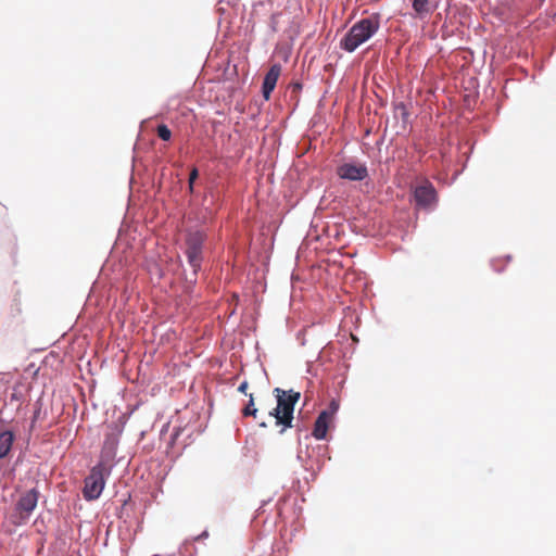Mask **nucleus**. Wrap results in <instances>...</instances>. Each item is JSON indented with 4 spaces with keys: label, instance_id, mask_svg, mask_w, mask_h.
<instances>
[{
    "label": "nucleus",
    "instance_id": "4468645a",
    "mask_svg": "<svg viewBox=\"0 0 556 556\" xmlns=\"http://www.w3.org/2000/svg\"><path fill=\"white\" fill-rule=\"evenodd\" d=\"M156 134L159 138H161L164 141H168L172 138V131L165 124H161L157 126Z\"/></svg>",
    "mask_w": 556,
    "mask_h": 556
},
{
    "label": "nucleus",
    "instance_id": "39448f33",
    "mask_svg": "<svg viewBox=\"0 0 556 556\" xmlns=\"http://www.w3.org/2000/svg\"><path fill=\"white\" fill-rule=\"evenodd\" d=\"M40 493L37 489H30L22 493L15 504L12 522L16 526L24 525L28 521L30 515L38 504Z\"/></svg>",
    "mask_w": 556,
    "mask_h": 556
},
{
    "label": "nucleus",
    "instance_id": "dca6fc26",
    "mask_svg": "<svg viewBox=\"0 0 556 556\" xmlns=\"http://www.w3.org/2000/svg\"><path fill=\"white\" fill-rule=\"evenodd\" d=\"M198 169L197 168H193L191 172H190V175H189V188L190 190L192 191L193 189V182L195 181V179L198 178Z\"/></svg>",
    "mask_w": 556,
    "mask_h": 556
},
{
    "label": "nucleus",
    "instance_id": "f8f14e48",
    "mask_svg": "<svg viewBox=\"0 0 556 556\" xmlns=\"http://www.w3.org/2000/svg\"><path fill=\"white\" fill-rule=\"evenodd\" d=\"M15 435L10 430L0 432V458H4L10 453Z\"/></svg>",
    "mask_w": 556,
    "mask_h": 556
},
{
    "label": "nucleus",
    "instance_id": "f257e3e1",
    "mask_svg": "<svg viewBox=\"0 0 556 556\" xmlns=\"http://www.w3.org/2000/svg\"><path fill=\"white\" fill-rule=\"evenodd\" d=\"M380 28V15L374 13L357 21L340 40V48L346 52H354L359 46L367 42Z\"/></svg>",
    "mask_w": 556,
    "mask_h": 556
},
{
    "label": "nucleus",
    "instance_id": "9d476101",
    "mask_svg": "<svg viewBox=\"0 0 556 556\" xmlns=\"http://www.w3.org/2000/svg\"><path fill=\"white\" fill-rule=\"evenodd\" d=\"M330 420L331 413H329V410H323L318 415L313 429V435L315 437V439L323 440L326 438Z\"/></svg>",
    "mask_w": 556,
    "mask_h": 556
},
{
    "label": "nucleus",
    "instance_id": "20e7f679",
    "mask_svg": "<svg viewBox=\"0 0 556 556\" xmlns=\"http://www.w3.org/2000/svg\"><path fill=\"white\" fill-rule=\"evenodd\" d=\"M109 473L103 463H99L91 468L89 475L85 478L83 489V495L87 501H94L100 497L105 485V476Z\"/></svg>",
    "mask_w": 556,
    "mask_h": 556
},
{
    "label": "nucleus",
    "instance_id": "423d86ee",
    "mask_svg": "<svg viewBox=\"0 0 556 556\" xmlns=\"http://www.w3.org/2000/svg\"><path fill=\"white\" fill-rule=\"evenodd\" d=\"M414 199L419 208L429 210L437 201V191L430 182L415 188Z\"/></svg>",
    "mask_w": 556,
    "mask_h": 556
},
{
    "label": "nucleus",
    "instance_id": "f03ea898",
    "mask_svg": "<svg viewBox=\"0 0 556 556\" xmlns=\"http://www.w3.org/2000/svg\"><path fill=\"white\" fill-rule=\"evenodd\" d=\"M277 406L269 412V416L275 417L276 425L282 426L283 429L291 428L293 421L294 406L301 397V393L293 390H283L281 388H275L273 391Z\"/></svg>",
    "mask_w": 556,
    "mask_h": 556
},
{
    "label": "nucleus",
    "instance_id": "a211bd4d",
    "mask_svg": "<svg viewBox=\"0 0 556 556\" xmlns=\"http://www.w3.org/2000/svg\"><path fill=\"white\" fill-rule=\"evenodd\" d=\"M337 409H338V404L334 401H332L331 404H330V409H328L329 413H331V417L337 412Z\"/></svg>",
    "mask_w": 556,
    "mask_h": 556
},
{
    "label": "nucleus",
    "instance_id": "0eeeda50",
    "mask_svg": "<svg viewBox=\"0 0 556 556\" xmlns=\"http://www.w3.org/2000/svg\"><path fill=\"white\" fill-rule=\"evenodd\" d=\"M281 74V65L273 64L266 73L262 86V93L265 100H269L273 90L275 89L278 78Z\"/></svg>",
    "mask_w": 556,
    "mask_h": 556
},
{
    "label": "nucleus",
    "instance_id": "7ed1b4c3",
    "mask_svg": "<svg viewBox=\"0 0 556 556\" xmlns=\"http://www.w3.org/2000/svg\"><path fill=\"white\" fill-rule=\"evenodd\" d=\"M206 239V233L202 230H189L186 235V255L188 258L189 265L192 267L194 279L191 282L195 281V277L198 271L201 269V264L203 261V244Z\"/></svg>",
    "mask_w": 556,
    "mask_h": 556
},
{
    "label": "nucleus",
    "instance_id": "6e6552de",
    "mask_svg": "<svg viewBox=\"0 0 556 556\" xmlns=\"http://www.w3.org/2000/svg\"><path fill=\"white\" fill-rule=\"evenodd\" d=\"M338 175L342 179L363 180L368 172L364 165L343 164L338 168Z\"/></svg>",
    "mask_w": 556,
    "mask_h": 556
},
{
    "label": "nucleus",
    "instance_id": "f3484780",
    "mask_svg": "<svg viewBox=\"0 0 556 556\" xmlns=\"http://www.w3.org/2000/svg\"><path fill=\"white\" fill-rule=\"evenodd\" d=\"M248 387H249L248 381H243V382H241V384L239 386L238 391H239V392H241V393L247 394Z\"/></svg>",
    "mask_w": 556,
    "mask_h": 556
},
{
    "label": "nucleus",
    "instance_id": "9b49d317",
    "mask_svg": "<svg viewBox=\"0 0 556 556\" xmlns=\"http://www.w3.org/2000/svg\"><path fill=\"white\" fill-rule=\"evenodd\" d=\"M118 445V438L115 433L111 432L105 435L101 457L103 459H112L115 456V452Z\"/></svg>",
    "mask_w": 556,
    "mask_h": 556
},
{
    "label": "nucleus",
    "instance_id": "ddd939ff",
    "mask_svg": "<svg viewBox=\"0 0 556 556\" xmlns=\"http://www.w3.org/2000/svg\"><path fill=\"white\" fill-rule=\"evenodd\" d=\"M249 397H250L249 403L243 408L242 414H243V416L256 417L257 408L254 405L253 394H249Z\"/></svg>",
    "mask_w": 556,
    "mask_h": 556
},
{
    "label": "nucleus",
    "instance_id": "2eb2a0df",
    "mask_svg": "<svg viewBox=\"0 0 556 556\" xmlns=\"http://www.w3.org/2000/svg\"><path fill=\"white\" fill-rule=\"evenodd\" d=\"M22 399V392L18 384L14 386L12 388V392L10 394V401L11 402H20Z\"/></svg>",
    "mask_w": 556,
    "mask_h": 556
},
{
    "label": "nucleus",
    "instance_id": "1a4fd4ad",
    "mask_svg": "<svg viewBox=\"0 0 556 556\" xmlns=\"http://www.w3.org/2000/svg\"><path fill=\"white\" fill-rule=\"evenodd\" d=\"M412 5L418 18L432 14L439 5L438 0H412Z\"/></svg>",
    "mask_w": 556,
    "mask_h": 556
}]
</instances>
